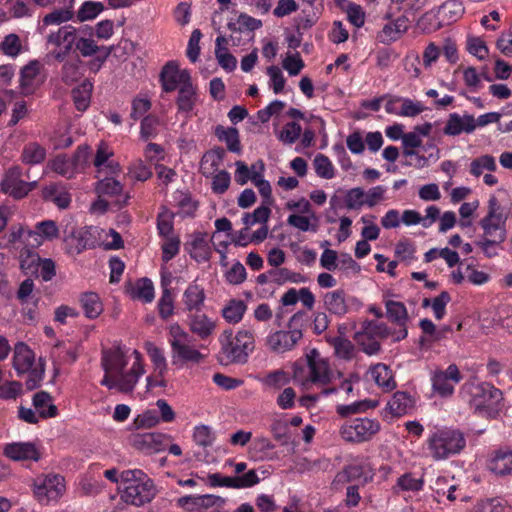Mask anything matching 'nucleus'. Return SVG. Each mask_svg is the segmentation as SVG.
Here are the masks:
<instances>
[{
    "label": "nucleus",
    "instance_id": "obj_33",
    "mask_svg": "<svg viewBox=\"0 0 512 512\" xmlns=\"http://www.w3.org/2000/svg\"><path fill=\"white\" fill-rule=\"evenodd\" d=\"M488 469L498 476L512 475V450H499L488 461Z\"/></svg>",
    "mask_w": 512,
    "mask_h": 512
},
{
    "label": "nucleus",
    "instance_id": "obj_55",
    "mask_svg": "<svg viewBox=\"0 0 512 512\" xmlns=\"http://www.w3.org/2000/svg\"><path fill=\"white\" fill-rule=\"evenodd\" d=\"M0 52L10 58H16L22 52V42L15 33L6 35L0 43Z\"/></svg>",
    "mask_w": 512,
    "mask_h": 512
},
{
    "label": "nucleus",
    "instance_id": "obj_62",
    "mask_svg": "<svg viewBox=\"0 0 512 512\" xmlns=\"http://www.w3.org/2000/svg\"><path fill=\"white\" fill-rule=\"evenodd\" d=\"M475 512H511V507L502 499L492 498L480 501Z\"/></svg>",
    "mask_w": 512,
    "mask_h": 512
},
{
    "label": "nucleus",
    "instance_id": "obj_50",
    "mask_svg": "<svg viewBox=\"0 0 512 512\" xmlns=\"http://www.w3.org/2000/svg\"><path fill=\"white\" fill-rule=\"evenodd\" d=\"M379 336L375 333L368 332V325L364 328V331L358 335V343L362 351L368 355H375L380 351V343L377 340ZM380 339H382L380 337Z\"/></svg>",
    "mask_w": 512,
    "mask_h": 512
},
{
    "label": "nucleus",
    "instance_id": "obj_58",
    "mask_svg": "<svg viewBox=\"0 0 512 512\" xmlns=\"http://www.w3.org/2000/svg\"><path fill=\"white\" fill-rule=\"evenodd\" d=\"M407 30L405 18H398L394 22L386 24L382 29L384 41H396Z\"/></svg>",
    "mask_w": 512,
    "mask_h": 512
},
{
    "label": "nucleus",
    "instance_id": "obj_34",
    "mask_svg": "<svg viewBox=\"0 0 512 512\" xmlns=\"http://www.w3.org/2000/svg\"><path fill=\"white\" fill-rule=\"evenodd\" d=\"M112 156L113 150L109 145L105 142H100L93 159V165L97 168L98 173L103 170H107L109 173H115L119 170V165L111 160Z\"/></svg>",
    "mask_w": 512,
    "mask_h": 512
},
{
    "label": "nucleus",
    "instance_id": "obj_36",
    "mask_svg": "<svg viewBox=\"0 0 512 512\" xmlns=\"http://www.w3.org/2000/svg\"><path fill=\"white\" fill-rule=\"evenodd\" d=\"M247 311V304L241 299L229 300L221 309V316L229 324H238Z\"/></svg>",
    "mask_w": 512,
    "mask_h": 512
},
{
    "label": "nucleus",
    "instance_id": "obj_13",
    "mask_svg": "<svg viewBox=\"0 0 512 512\" xmlns=\"http://www.w3.org/2000/svg\"><path fill=\"white\" fill-rule=\"evenodd\" d=\"M33 492L42 504L56 502L65 492L64 478L56 474L38 476L34 480Z\"/></svg>",
    "mask_w": 512,
    "mask_h": 512
},
{
    "label": "nucleus",
    "instance_id": "obj_32",
    "mask_svg": "<svg viewBox=\"0 0 512 512\" xmlns=\"http://www.w3.org/2000/svg\"><path fill=\"white\" fill-rule=\"evenodd\" d=\"M287 224L301 232H317L319 218L315 211L310 213H292L287 218Z\"/></svg>",
    "mask_w": 512,
    "mask_h": 512
},
{
    "label": "nucleus",
    "instance_id": "obj_23",
    "mask_svg": "<svg viewBox=\"0 0 512 512\" xmlns=\"http://www.w3.org/2000/svg\"><path fill=\"white\" fill-rule=\"evenodd\" d=\"M41 64L34 60L29 62L21 70L20 88L25 95H30L42 84L43 77L40 73Z\"/></svg>",
    "mask_w": 512,
    "mask_h": 512
},
{
    "label": "nucleus",
    "instance_id": "obj_14",
    "mask_svg": "<svg viewBox=\"0 0 512 512\" xmlns=\"http://www.w3.org/2000/svg\"><path fill=\"white\" fill-rule=\"evenodd\" d=\"M77 39V30L72 25H64L56 31H51L47 36V44L52 45L55 50L53 56L58 61H63L71 52Z\"/></svg>",
    "mask_w": 512,
    "mask_h": 512
},
{
    "label": "nucleus",
    "instance_id": "obj_59",
    "mask_svg": "<svg viewBox=\"0 0 512 512\" xmlns=\"http://www.w3.org/2000/svg\"><path fill=\"white\" fill-rule=\"evenodd\" d=\"M271 210L266 205H261L256 208L253 213H245L242 217V221L245 224V230H248L250 226L257 223H267L270 217Z\"/></svg>",
    "mask_w": 512,
    "mask_h": 512
},
{
    "label": "nucleus",
    "instance_id": "obj_47",
    "mask_svg": "<svg viewBox=\"0 0 512 512\" xmlns=\"http://www.w3.org/2000/svg\"><path fill=\"white\" fill-rule=\"evenodd\" d=\"M133 299L141 300L144 303H150L154 299V286L150 279H139L131 290Z\"/></svg>",
    "mask_w": 512,
    "mask_h": 512
},
{
    "label": "nucleus",
    "instance_id": "obj_4",
    "mask_svg": "<svg viewBox=\"0 0 512 512\" xmlns=\"http://www.w3.org/2000/svg\"><path fill=\"white\" fill-rule=\"evenodd\" d=\"M462 392L468 396V403L476 413L485 417H496L502 401V393L489 383L466 382Z\"/></svg>",
    "mask_w": 512,
    "mask_h": 512
},
{
    "label": "nucleus",
    "instance_id": "obj_38",
    "mask_svg": "<svg viewBox=\"0 0 512 512\" xmlns=\"http://www.w3.org/2000/svg\"><path fill=\"white\" fill-rule=\"evenodd\" d=\"M324 305L327 310L335 315L342 316L347 313L348 307L343 290H334L327 292L323 297Z\"/></svg>",
    "mask_w": 512,
    "mask_h": 512
},
{
    "label": "nucleus",
    "instance_id": "obj_18",
    "mask_svg": "<svg viewBox=\"0 0 512 512\" xmlns=\"http://www.w3.org/2000/svg\"><path fill=\"white\" fill-rule=\"evenodd\" d=\"M162 88L165 92H173L182 86L191 82V75L187 69H180L174 61L168 62L162 69L161 74Z\"/></svg>",
    "mask_w": 512,
    "mask_h": 512
},
{
    "label": "nucleus",
    "instance_id": "obj_24",
    "mask_svg": "<svg viewBox=\"0 0 512 512\" xmlns=\"http://www.w3.org/2000/svg\"><path fill=\"white\" fill-rule=\"evenodd\" d=\"M57 3L61 5V7L53 9L43 17V26H58L74 20V6L76 0H59Z\"/></svg>",
    "mask_w": 512,
    "mask_h": 512
},
{
    "label": "nucleus",
    "instance_id": "obj_51",
    "mask_svg": "<svg viewBox=\"0 0 512 512\" xmlns=\"http://www.w3.org/2000/svg\"><path fill=\"white\" fill-rule=\"evenodd\" d=\"M280 142L285 145L294 144L301 136L302 128L296 122H288L279 131H275Z\"/></svg>",
    "mask_w": 512,
    "mask_h": 512
},
{
    "label": "nucleus",
    "instance_id": "obj_40",
    "mask_svg": "<svg viewBox=\"0 0 512 512\" xmlns=\"http://www.w3.org/2000/svg\"><path fill=\"white\" fill-rule=\"evenodd\" d=\"M33 406L41 418H52L57 415V407L47 392H37L33 397Z\"/></svg>",
    "mask_w": 512,
    "mask_h": 512
},
{
    "label": "nucleus",
    "instance_id": "obj_27",
    "mask_svg": "<svg viewBox=\"0 0 512 512\" xmlns=\"http://www.w3.org/2000/svg\"><path fill=\"white\" fill-rule=\"evenodd\" d=\"M475 129L476 121L474 116L451 113L444 127V133L448 136H457L461 133H472Z\"/></svg>",
    "mask_w": 512,
    "mask_h": 512
},
{
    "label": "nucleus",
    "instance_id": "obj_21",
    "mask_svg": "<svg viewBox=\"0 0 512 512\" xmlns=\"http://www.w3.org/2000/svg\"><path fill=\"white\" fill-rule=\"evenodd\" d=\"M133 446L145 454L159 453L166 450L169 435L162 433H138L133 436Z\"/></svg>",
    "mask_w": 512,
    "mask_h": 512
},
{
    "label": "nucleus",
    "instance_id": "obj_15",
    "mask_svg": "<svg viewBox=\"0 0 512 512\" xmlns=\"http://www.w3.org/2000/svg\"><path fill=\"white\" fill-rule=\"evenodd\" d=\"M300 318L298 314L292 316L289 322V330L276 331L271 333L266 338L267 347L276 353H284L294 348L298 341L302 338V331L298 328H293V324Z\"/></svg>",
    "mask_w": 512,
    "mask_h": 512
},
{
    "label": "nucleus",
    "instance_id": "obj_25",
    "mask_svg": "<svg viewBox=\"0 0 512 512\" xmlns=\"http://www.w3.org/2000/svg\"><path fill=\"white\" fill-rule=\"evenodd\" d=\"M206 293L196 281L191 282L182 294L184 310L190 313L202 311L205 306Z\"/></svg>",
    "mask_w": 512,
    "mask_h": 512
},
{
    "label": "nucleus",
    "instance_id": "obj_1",
    "mask_svg": "<svg viewBox=\"0 0 512 512\" xmlns=\"http://www.w3.org/2000/svg\"><path fill=\"white\" fill-rule=\"evenodd\" d=\"M102 366L105 375L101 385L123 393L132 392L145 373L143 357L136 349H111L104 353Z\"/></svg>",
    "mask_w": 512,
    "mask_h": 512
},
{
    "label": "nucleus",
    "instance_id": "obj_8",
    "mask_svg": "<svg viewBox=\"0 0 512 512\" xmlns=\"http://www.w3.org/2000/svg\"><path fill=\"white\" fill-rule=\"evenodd\" d=\"M167 333L173 364H198L203 360V354L192 343V336L178 322L170 324Z\"/></svg>",
    "mask_w": 512,
    "mask_h": 512
},
{
    "label": "nucleus",
    "instance_id": "obj_28",
    "mask_svg": "<svg viewBox=\"0 0 512 512\" xmlns=\"http://www.w3.org/2000/svg\"><path fill=\"white\" fill-rule=\"evenodd\" d=\"M186 250L191 258L197 262L208 261L211 256V249L207 240V234L204 232L192 233L190 240L186 243Z\"/></svg>",
    "mask_w": 512,
    "mask_h": 512
},
{
    "label": "nucleus",
    "instance_id": "obj_53",
    "mask_svg": "<svg viewBox=\"0 0 512 512\" xmlns=\"http://www.w3.org/2000/svg\"><path fill=\"white\" fill-rule=\"evenodd\" d=\"M334 349V354L343 360H350L354 356L355 348L353 343L343 337H333L329 340Z\"/></svg>",
    "mask_w": 512,
    "mask_h": 512
},
{
    "label": "nucleus",
    "instance_id": "obj_26",
    "mask_svg": "<svg viewBox=\"0 0 512 512\" xmlns=\"http://www.w3.org/2000/svg\"><path fill=\"white\" fill-rule=\"evenodd\" d=\"M3 452L6 457L14 461H38L40 458L37 447L31 442H14L7 444Z\"/></svg>",
    "mask_w": 512,
    "mask_h": 512
},
{
    "label": "nucleus",
    "instance_id": "obj_52",
    "mask_svg": "<svg viewBox=\"0 0 512 512\" xmlns=\"http://www.w3.org/2000/svg\"><path fill=\"white\" fill-rule=\"evenodd\" d=\"M51 169L65 178H73L77 172L73 166L72 160L66 155L55 157L50 163Z\"/></svg>",
    "mask_w": 512,
    "mask_h": 512
},
{
    "label": "nucleus",
    "instance_id": "obj_11",
    "mask_svg": "<svg viewBox=\"0 0 512 512\" xmlns=\"http://www.w3.org/2000/svg\"><path fill=\"white\" fill-rule=\"evenodd\" d=\"M465 8L460 0H448L437 11L426 13L420 20V24L429 31H435L444 25L458 21L464 14Z\"/></svg>",
    "mask_w": 512,
    "mask_h": 512
},
{
    "label": "nucleus",
    "instance_id": "obj_49",
    "mask_svg": "<svg viewBox=\"0 0 512 512\" xmlns=\"http://www.w3.org/2000/svg\"><path fill=\"white\" fill-rule=\"evenodd\" d=\"M174 213L167 209L166 207H162L161 211L157 216V230L161 237L168 238L173 237V225Z\"/></svg>",
    "mask_w": 512,
    "mask_h": 512
},
{
    "label": "nucleus",
    "instance_id": "obj_37",
    "mask_svg": "<svg viewBox=\"0 0 512 512\" xmlns=\"http://www.w3.org/2000/svg\"><path fill=\"white\" fill-rule=\"evenodd\" d=\"M143 347L153 364L154 371L159 374H166L168 363L164 349L152 341H145Z\"/></svg>",
    "mask_w": 512,
    "mask_h": 512
},
{
    "label": "nucleus",
    "instance_id": "obj_20",
    "mask_svg": "<svg viewBox=\"0 0 512 512\" xmlns=\"http://www.w3.org/2000/svg\"><path fill=\"white\" fill-rule=\"evenodd\" d=\"M189 332L201 340L211 338L217 329V320L199 311L187 315Z\"/></svg>",
    "mask_w": 512,
    "mask_h": 512
},
{
    "label": "nucleus",
    "instance_id": "obj_60",
    "mask_svg": "<svg viewBox=\"0 0 512 512\" xmlns=\"http://www.w3.org/2000/svg\"><path fill=\"white\" fill-rule=\"evenodd\" d=\"M316 174L323 179H332L335 176V169L330 159L323 155L317 154L313 160Z\"/></svg>",
    "mask_w": 512,
    "mask_h": 512
},
{
    "label": "nucleus",
    "instance_id": "obj_29",
    "mask_svg": "<svg viewBox=\"0 0 512 512\" xmlns=\"http://www.w3.org/2000/svg\"><path fill=\"white\" fill-rule=\"evenodd\" d=\"M29 235L32 237L30 247L36 248L42 245L45 241H53L58 238L59 229L55 221L44 220L38 222L35 225V230H32V233H29Z\"/></svg>",
    "mask_w": 512,
    "mask_h": 512
},
{
    "label": "nucleus",
    "instance_id": "obj_16",
    "mask_svg": "<svg viewBox=\"0 0 512 512\" xmlns=\"http://www.w3.org/2000/svg\"><path fill=\"white\" fill-rule=\"evenodd\" d=\"M461 380L462 375L455 364H450L446 370H435L431 374L432 389L441 397L451 396Z\"/></svg>",
    "mask_w": 512,
    "mask_h": 512
},
{
    "label": "nucleus",
    "instance_id": "obj_45",
    "mask_svg": "<svg viewBox=\"0 0 512 512\" xmlns=\"http://www.w3.org/2000/svg\"><path fill=\"white\" fill-rule=\"evenodd\" d=\"M497 169L496 160L492 155L485 154L473 159L469 166V172L474 177L484 175L485 171L494 172Z\"/></svg>",
    "mask_w": 512,
    "mask_h": 512
},
{
    "label": "nucleus",
    "instance_id": "obj_10",
    "mask_svg": "<svg viewBox=\"0 0 512 512\" xmlns=\"http://www.w3.org/2000/svg\"><path fill=\"white\" fill-rule=\"evenodd\" d=\"M380 422L376 419L355 418L346 421L340 427L341 438L350 443H362L372 439L380 431Z\"/></svg>",
    "mask_w": 512,
    "mask_h": 512
},
{
    "label": "nucleus",
    "instance_id": "obj_2",
    "mask_svg": "<svg viewBox=\"0 0 512 512\" xmlns=\"http://www.w3.org/2000/svg\"><path fill=\"white\" fill-rule=\"evenodd\" d=\"M383 303L386 309L387 319L395 325L389 327L385 323H368V332L375 333L381 338L390 339L392 342H400L408 336L409 315L406 306L401 301L385 295Z\"/></svg>",
    "mask_w": 512,
    "mask_h": 512
},
{
    "label": "nucleus",
    "instance_id": "obj_5",
    "mask_svg": "<svg viewBox=\"0 0 512 512\" xmlns=\"http://www.w3.org/2000/svg\"><path fill=\"white\" fill-rule=\"evenodd\" d=\"M332 377L328 360L315 349L306 355V365L295 364L293 368L294 381L304 389H310L313 384L327 385Z\"/></svg>",
    "mask_w": 512,
    "mask_h": 512
},
{
    "label": "nucleus",
    "instance_id": "obj_12",
    "mask_svg": "<svg viewBox=\"0 0 512 512\" xmlns=\"http://www.w3.org/2000/svg\"><path fill=\"white\" fill-rule=\"evenodd\" d=\"M34 363V352L25 343L18 342L14 346L12 364L18 375L29 374L27 381L29 388L36 387L44 374V370L34 367Z\"/></svg>",
    "mask_w": 512,
    "mask_h": 512
},
{
    "label": "nucleus",
    "instance_id": "obj_56",
    "mask_svg": "<svg viewBox=\"0 0 512 512\" xmlns=\"http://www.w3.org/2000/svg\"><path fill=\"white\" fill-rule=\"evenodd\" d=\"M81 304L84 309L85 315L88 318H97L102 312V304L97 294L85 293L81 297Z\"/></svg>",
    "mask_w": 512,
    "mask_h": 512
},
{
    "label": "nucleus",
    "instance_id": "obj_31",
    "mask_svg": "<svg viewBox=\"0 0 512 512\" xmlns=\"http://www.w3.org/2000/svg\"><path fill=\"white\" fill-rule=\"evenodd\" d=\"M415 406L413 397L407 392L397 391L388 401L386 408L392 416L400 417L409 414Z\"/></svg>",
    "mask_w": 512,
    "mask_h": 512
},
{
    "label": "nucleus",
    "instance_id": "obj_6",
    "mask_svg": "<svg viewBox=\"0 0 512 512\" xmlns=\"http://www.w3.org/2000/svg\"><path fill=\"white\" fill-rule=\"evenodd\" d=\"M121 483L123 486L121 499L127 504L142 506L150 502L155 495L152 481L142 470L123 471L121 473Z\"/></svg>",
    "mask_w": 512,
    "mask_h": 512
},
{
    "label": "nucleus",
    "instance_id": "obj_63",
    "mask_svg": "<svg viewBox=\"0 0 512 512\" xmlns=\"http://www.w3.org/2000/svg\"><path fill=\"white\" fill-rule=\"evenodd\" d=\"M345 205L350 210H359L365 203V191L360 187H355L347 191L345 195Z\"/></svg>",
    "mask_w": 512,
    "mask_h": 512
},
{
    "label": "nucleus",
    "instance_id": "obj_42",
    "mask_svg": "<svg viewBox=\"0 0 512 512\" xmlns=\"http://www.w3.org/2000/svg\"><path fill=\"white\" fill-rule=\"evenodd\" d=\"M197 98L198 96L196 87L192 84V81L182 86L178 91V97L176 101L179 111H192L196 105Z\"/></svg>",
    "mask_w": 512,
    "mask_h": 512
},
{
    "label": "nucleus",
    "instance_id": "obj_54",
    "mask_svg": "<svg viewBox=\"0 0 512 512\" xmlns=\"http://www.w3.org/2000/svg\"><path fill=\"white\" fill-rule=\"evenodd\" d=\"M216 135L221 141H224L226 143L229 151L235 153L240 152L241 146L239 141V133L237 129L217 127Z\"/></svg>",
    "mask_w": 512,
    "mask_h": 512
},
{
    "label": "nucleus",
    "instance_id": "obj_61",
    "mask_svg": "<svg viewBox=\"0 0 512 512\" xmlns=\"http://www.w3.org/2000/svg\"><path fill=\"white\" fill-rule=\"evenodd\" d=\"M174 199L179 208V214L182 217H189L194 215L198 205L197 202L194 201L188 194L177 192L174 195Z\"/></svg>",
    "mask_w": 512,
    "mask_h": 512
},
{
    "label": "nucleus",
    "instance_id": "obj_19",
    "mask_svg": "<svg viewBox=\"0 0 512 512\" xmlns=\"http://www.w3.org/2000/svg\"><path fill=\"white\" fill-rule=\"evenodd\" d=\"M424 110L422 102L401 96H389L385 104V111L388 114L400 117H416Z\"/></svg>",
    "mask_w": 512,
    "mask_h": 512
},
{
    "label": "nucleus",
    "instance_id": "obj_64",
    "mask_svg": "<svg viewBox=\"0 0 512 512\" xmlns=\"http://www.w3.org/2000/svg\"><path fill=\"white\" fill-rule=\"evenodd\" d=\"M157 306L159 315L164 320L174 314V299L171 291L167 287L164 288Z\"/></svg>",
    "mask_w": 512,
    "mask_h": 512
},
{
    "label": "nucleus",
    "instance_id": "obj_22",
    "mask_svg": "<svg viewBox=\"0 0 512 512\" xmlns=\"http://www.w3.org/2000/svg\"><path fill=\"white\" fill-rule=\"evenodd\" d=\"M374 476V468L368 458L356 459L346 466L339 477H345L348 481H359L363 484L371 481Z\"/></svg>",
    "mask_w": 512,
    "mask_h": 512
},
{
    "label": "nucleus",
    "instance_id": "obj_41",
    "mask_svg": "<svg viewBox=\"0 0 512 512\" xmlns=\"http://www.w3.org/2000/svg\"><path fill=\"white\" fill-rule=\"evenodd\" d=\"M258 381L263 385V387L267 389L279 390L286 385H288L291 381V376L288 372L278 369L267 374L258 377Z\"/></svg>",
    "mask_w": 512,
    "mask_h": 512
},
{
    "label": "nucleus",
    "instance_id": "obj_7",
    "mask_svg": "<svg viewBox=\"0 0 512 512\" xmlns=\"http://www.w3.org/2000/svg\"><path fill=\"white\" fill-rule=\"evenodd\" d=\"M427 446L430 456L440 461L459 454L466 446V439L461 431L443 427L430 433Z\"/></svg>",
    "mask_w": 512,
    "mask_h": 512
},
{
    "label": "nucleus",
    "instance_id": "obj_35",
    "mask_svg": "<svg viewBox=\"0 0 512 512\" xmlns=\"http://www.w3.org/2000/svg\"><path fill=\"white\" fill-rule=\"evenodd\" d=\"M43 198L54 203L57 207L65 209L71 202L69 192L58 183H52L45 186L42 190Z\"/></svg>",
    "mask_w": 512,
    "mask_h": 512
},
{
    "label": "nucleus",
    "instance_id": "obj_43",
    "mask_svg": "<svg viewBox=\"0 0 512 512\" xmlns=\"http://www.w3.org/2000/svg\"><path fill=\"white\" fill-rule=\"evenodd\" d=\"M104 11V5L97 1H85L75 12L76 22H86L96 19Z\"/></svg>",
    "mask_w": 512,
    "mask_h": 512
},
{
    "label": "nucleus",
    "instance_id": "obj_46",
    "mask_svg": "<svg viewBox=\"0 0 512 512\" xmlns=\"http://www.w3.org/2000/svg\"><path fill=\"white\" fill-rule=\"evenodd\" d=\"M46 150L36 142L26 144L22 150V162L29 165H36L44 161Z\"/></svg>",
    "mask_w": 512,
    "mask_h": 512
},
{
    "label": "nucleus",
    "instance_id": "obj_17",
    "mask_svg": "<svg viewBox=\"0 0 512 512\" xmlns=\"http://www.w3.org/2000/svg\"><path fill=\"white\" fill-rule=\"evenodd\" d=\"M21 175L20 167H11L1 182L2 191L15 199H21L37 186L36 181L26 182L21 179Z\"/></svg>",
    "mask_w": 512,
    "mask_h": 512
},
{
    "label": "nucleus",
    "instance_id": "obj_39",
    "mask_svg": "<svg viewBox=\"0 0 512 512\" xmlns=\"http://www.w3.org/2000/svg\"><path fill=\"white\" fill-rule=\"evenodd\" d=\"M89 232L87 230H79L73 232L66 238V247L69 254H80L82 251L92 248L93 242L89 239Z\"/></svg>",
    "mask_w": 512,
    "mask_h": 512
},
{
    "label": "nucleus",
    "instance_id": "obj_48",
    "mask_svg": "<svg viewBox=\"0 0 512 512\" xmlns=\"http://www.w3.org/2000/svg\"><path fill=\"white\" fill-rule=\"evenodd\" d=\"M424 486V480L422 478H416L412 473H405L401 475L393 487L395 493L401 491L418 492L422 490Z\"/></svg>",
    "mask_w": 512,
    "mask_h": 512
},
{
    "label": "nucleus",
    "instance_id": "obj_44",
    "mask_svg": "<svg viewBox=\"0 0 512 512\" xmlns=\"http://www.w3.org/2000/svg\"><path fill=\"white\" fill-rule=\"evenodd\" d=\"M92 89V83L84 81L72 90V98L77 110L83 112L89 107Z\"/></svg>",
    "mask_w": 512,
    "mask_h": 512
},
{
    "label": "nucleus",
    "instance_id": "obj_57",
    "mask_svg": "<svg viewBox=\"0 0 512 512\" xmlns=\"http://www.w3.org/2000/svg\"><path fill=\"white\" fill-rule=\"evenodd\" d=\"M95 190L98 196H115L122 192L123 186L118 180L105 177L97 182Z\"/></svg>",
    "mask_w": 512,
    "mask_h": 512
},
{
    "label": "nucleus",
    "instance_id": "obj_9",
    "mask_svg": "<svg viewBox=\"0 0 512 512\" xmlns=\"http://www.w3.org/2000/svg\"><path fill=\"white\" fill-rule=\"evenodd\" d=\"M487 214L479 221L483 237L505 241L507 238V214L495 196H491L487 203Z\"/></svg>",
    "mask_w": 512,
    "mask_h": 512
},
{
    "label": "nucleus",
    "instance_id": "obj_30",
    "mask_svg": "<svg viewBox=\"0 0 512 512\" xmlns=\"http://www.w3.org/2000/svg\"><path fill=\"white\" fill-rule=\"evenodd\" d=\"M368 375L384 392H390L397 386L393 372L386 364L378 363L372 366L368 371Z\"/></svg>",
    "mask_w": 512,
    "mask_h": 512
},
{
    "label": "nucleus",
    "instance_id": "obj_3",
    "mask_svg": "<svg viewBox=\"0 0 512 512\" xmlns=\"http://www.w3.org/2000/svg\"><path fill=\"white\" fill-rule=\"evenodd\" d=\"M221 363L244 364L255 348L253 332L240 329L235 334L231 329L224 330L219 336Z\"/></svg>",
    "mask_w": 512,
    "mask_h": 512
}]
</instances>
